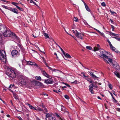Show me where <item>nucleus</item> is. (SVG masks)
I'll return each instance as SVG.
<instances>
[{
    "instance_id": "obj_1",
    "label": "nucleus",
    "mask_w": 120,
    "mask_h": 120,
    "mask_svg": "<svg viewBox=\"0 0 120 120\" xmlns=\"http://www.w3.org/2000/svg\"><path fill=\"white\" fill-rule=\"evenodd\" d=\"M6 74L11 79L18 77L19 74L17 73H16L13 70H12L11 73L6 72Z\"/></svg>"
},
{
    "instance_id": "obj_2",
    "label": "nucleus",
    "mask_w": 120,
    "mask_h": 120,
    "mask_svg": "<svg viewBox=\"0 0 120 120\" xmlns=\"http://www.w3.org/2000/svg\"><path fill=\"white\" fill-rule=\"evenodd\" d=\"M100 55L99 56L103 59L106 58V59L108 58V56L106 55L105 54L106 53H108V52L106 51H105V50L103 49H101L100 50Z\"/></svg>"
},
{
    "instance_id": "obj_3",
    "label": "nucleus",
    "mask_w": 120,
    "mask_h": 120,
    "mask_svg": "<svg viewBox=\"0 0 120 120\" xmlns=\"http://www.w3.org/2000/svg\"><path fill=\"white\" fill-rule=\"evenodd\" d=\"M11 31H10L8 28L6 30H5L3 33V35L5 37H10L11 34Z\"/></svg>"
},
{
    "instance_id": "obj_4",
    "label": "nucleus",
    "mask_w": 120,
    "mask_h": 120,
    "mask_svg": "<svg viewBox=\"0 0 120 120\" xmlns=\"http://www.w3.org/2000/svg\"><path fill=\"white\" fill-rule=\"evenodd\" d=\"M16 78L19 79V81L20 83L23 85H25L26 84V80L23 78L21 77H19V74L18 77H16Z\"/></svg>"
},
{
    "instance_id": "obj_5",
    "label": "nucleus",
    "mask_w": 120,
    "mask_h": 120,
    "mask_svg": "<svg viewBox=\"0 0 120 120\" xmlns=\"http://www.w3.org/2000/svg\"><path fill=\"white\" fill-rule=\"evenodd\" d=\"M112 64L114 68L117 70H119L120 67L117 62L115 61H113L112 63Z\"/></svg>"
},
{
    "instance_id": "obj_6",
    "label": "nucleus",
    "mask_w": 120,
    "mask_h": 120,
    "mask_svg": "<svg viewBox=\"0 0 120 120\" xmlns=\"http://www.w3.org/2000/svg\"><path fill=\"white\" fill-rule=\"evenodd\" d=\"M5 51L3 50L0 51V59L1 60H3L5 58L4 55H5Z\"/></svg>"
},
{
    "instance_id": "obj_7",
    "label": "nucleus",
    "mask_w": 120,
    "mask_h": 120,
    "mask_svg": "<svg viewBox=\"0 0 120 120\" xmlns=\"http://www.w3.org/2000/svg\"><path fill=\"white\" fill-rule=\"evenodd\" d=\"M77 33L75 34V36L78 38L80 39L81 40L83 39L82 36H84V34L83 33L82 34L80 33H79L77 30H76Z\"/></svg>"
},
{
    "instance_id": "obj_8",
    "label": "nucleus",
    "mask_w": 120,
    "mask_h": 120,
    "mask_svg": "<svg viewBox=\"0 0 120 120\" xmlns=\"http://www.w3.org/2000/svg\"><path fill=\"white\" fill-rule=\"evenodd\" d=\"M41 73L44 76L46 77L47 78L50 79L52 78V77L51 76L49 75L44 70L42 71Z\"/></svg>"
},
{
    "instance_id": "obj_9",
    "label": "nucleus",
    "mask_w": 120,
    "mask_h": 120,
    "mask_svg": "<svg viewBox=\"0 0 120 120\" xmlns=\"http://www.w3.org/2000/svg\"><path fill=\"white\" fill-rule=\"evenodd\" d=\"M8 28L5 26H0V32L3 33L5 31V30H6Z\"/></svg>"
},
{
    "instance_id": "obj_10",
    "label": "nucleus",
    "mask_w": 120,
    "mask_h": 120,
    "mask_svg": "<svg viewBox=\"0 0 120 120\" xmlns=\"http://www.w3.org/2000/svg\"><path fill=\"white\" fill-rule=\"evenodd\" d=\"M11 55L13 57L14 56H17L19 55V53H18V52L16 50H13L11 52Z\"/></svg>"
},
{
    "instance_id": "obj_11",
    "label": "nucleus",
    "mask_w": 120,
    "mask_h": 120,
    "mask_svg": "<svg viewBox=\"0 0 120 120\" xmlns=\"http://www.w3.org/2000/svg\"><path fill=\"white\" fill-rule=\"evenodd\" d=\"M53 82V81L50 79H47L45 80L44 83L47 84H52Z\"/></svg>"
},
{
    "instance_id": "obj_12",
    "label": "nucleus",
    "mask_w": 120,
    "mask_h": 120,
    "mask_svg": "<svg viewBox=\"0 0 120 120\" xmlns=\"http://www.w3.org/2000/svg\"><path fill=\"white\" fill-rule=\"evenodd\" d=\"M89 90L90 92L92 94H93L94 93L93 90L94 88H93V83H92L90 84L89 86Z\"/></svg>"
},
{
    "instance_id": "obj_13",
    "label": "nucleus",
    "mask_w": 120,
    "mask_h": 120,
    "mask_svg": "<svg viewBox=\"0 0 120 120\" xmlns=\"http://www.w3.org/2000/svg\"><path fill=\"white\" fill-rule=\"evenodd\" d=\"M10 11L13 12L14 13L18 14V10L16 8H12L10 7L9 10Z\"/></svg>"
},
{
    "instance_id": "obj_14",
    "label": "nucleus",
    "mask_w": 120,
    "mask_h": 120,
    "mask_svg": "<svg viewBox=\"0 0 120 120\" xmlns=\"http://www.w3.org/2000/svg\"><path fill=\"white\" fill-rule=\"evenodd\" d=\"M10 37H12L13 38L17 39H18V37L16 36L15 33H13L11 32V34Z\"/></svg>"
},
{
    "instance_id": "obj_15",
    "label": "nucleus",
    "mask_w": 120,
    "mask_h": 120,
    "mask_svg": "<svg viewBox=\"0 0 120 120\" xmlns=\"http://www.w3.org/2000/svg\"><path fill=\"white\" fill-rule=\"evenodd\" d=\"M81 74L82 75L80 74H79V75L81 76L82 77H83L85 79L87 77H88V76H86L85 75V73L84 72H82L81 73Z\"/></svg>"
},
{
    "instance_id": "obj_16",
    "label": "nucleus",
    "mask_w": 120,
    "mask_h": 120,
    "mask_svg": "<svg viewBox=\"0 0 120 120\" xmlns=\"http://www.w3.org/2000/svg\"><path fill=\"white\" fill-rule=\"evenodd\" d=\"M114 73L118 78L120 79V74L119 73L117 72V71H115L114 72Z\"/></svg>"
},
{
    "instance_id": "obj_17",
    "label": "nucleus",
    "mask_w": 120,
    "mask_h": 120,
    "mask_svg": "<svg viewBox=\"0 0 120 120\" xmlns=\"http://www.w3.org/2000/svg\"><path fill=\"white\" fill-rule=\"evenodd\" d=\"M88 77H87L85 79L87 80V81H88L90 83H92L93 81L92 80L91 78H89Z\"/></svg>"
},
{
    "instance_id": "obj_18",
    "label": "nucleus",
    "mask_w": 120,
    "mask_h": 120,
    "mask_svg": "<svg viewBox=\"0 0 120 120\" xmlns=\"http://www.w3.org/2000/svg\"><path fill=\"white\" fill-rule=\"evenodd\" d=\"M60 106L61 107V111L63 112H66V111L65 109V108L63 105H60Z\"/></svg>"
},
{
    "instance_id": "obj_19",
    "label": "nucleus",
    "mask_w": 120,
    "mask_h": 120,
    "mask_svg": "<svg viewBox=\"0 0 120 120\" xmlns=\"http://www.w3.org/2000/svg\"><path fill=\"white\" fill-rule=\"evenodd\" d=\"M84 4L86 10L89 12H90V10L88 6L85 3H84Z\"/></svg>"
},
{
    "instance_id": "obj_20",
    "label": "nucleus",
    "mask_w": 120,
    "mask_h": 120,
    "mask_svg": "<svg viewBox=\"0 0 120 120\" xmlns=\"http://www.w3.org/2000/svg\"><path fill=\"white\" fill-rule=\"evenodd\" d=\"M90 76L93 78H98V77L96 76L93 73L91 72L90 73Z\"/></svg>"
},
{
    "instance_id": "obj_21",
    "label": "nucleus",
    "mask_w": 120,
    "mask_h": 120,
    "mask_svg": "<svg viewBox=\"0 0 120 120\" xmlns=\"http://www.w3.org/2000/svg\"><path fill=\"white\" fill-rule=\"evenodd\" d=\"M37 33V34H36L35 35H34V34H32V35H33V36L35 38H36L39 35V32H36Z\"/></svg>"
},
{
    "instance_id": "obj_22",
    "label": "nucleus",
    "mask_w": 120,
    "mask_h": 120,
    "mask_svg": "<svg viewBox=\"0 0 120 120\" xmlns=\"http://www.w3.org/2000/svg\"><path fill=\"white\" fill-rule=\"evenodd\" d=\"M64 55L65 57L69 58H71V57L68 53H65V52L64 54Z\"/></svg>"
},
{
    "instance_id": "obj_23",
    "label": "nucleus",
    "mask_w": 120,
    "mask_h": 120,
    "mask_svg": "<svg viewBox=\"0 0 120 120\" xmlns=\"http://www.w3.org/2000/svg\"><path fill=\"white\" fill-rule=\"evenodd\" d=\"M46 118H48L49 117H50L52 116L51 114L49 113H47L46 114Z\"/></svg>"
},
{
    "instance_id": "obj_24",
    "label": "nucleus",
    "mask_w": 120,
    "mask_h": 120,
    "mask_svg": "<svg viewBox=\"0 0 120 120\" xmlns=\"http://www.w3.org/2000/svg\"><path fill=\"white\" fill-rule=\"evenodd\" d=\"M13 94L14 97L15 98V99H18V98L17 95L15 93L13 92Z\"/></svg>"
},
{
    "instance_id": "obj_25",
    "label": "nucleus",
    "mask_w": 120,
    "mask_h": 120,
    "mask_svg": "<svg viewBox=\"0 0 120 120\" xmlns=\"http://www.w3.org/2000/svg\"><path fill=\"white\" fill-rule=\"evenodd\" d=\"M35 78L36 79L38 80H41V77L39 76H36L35 77Z\"/></svg>"
},
{
    "instance_id": "obj_26",
    "label": "nucleus",
    "mask_w": 120,
    "mask_h": 120,
    "mask_svg": "<svg viewBox=\"0 0 120 120\" xmlns=\"http://www.w3.org/2000/svg\"><path fill=\"white\" fill-rule=\"evenodd\" d=\"M2 7H3V8H5L6 9H7L8 10H9L10 8V7H8L7 6H6L5 5H2Z\"/></svg>"
},
{
    "instance_id": "obj_27",
    "label": "nucleus",
    "mask_w": 120,
    "mask_h": 120,
    "mask_svg": "<svg viewBox=\"0 0 120 120\" xmlns=\"http://www.w3.org/2000/svg\"><path fill=\"white\" fill-rule=\"evenodd\" d=\"M38 111H44V110L43 109H42L40 107H38L37 108Z\"/></svg>"
},
{
    "instance_id": "obj_28",
    "label": "nucleus",
    "mask_w": 120,
    "mask_h": 120,
    "mask_svg": "<svg viewBox=\"0 0 120 120\" xmlns=\"http://www.w3.org/2000/svg\"><path fill=\"white\" fill-rule=\"evenodd\" d=\"M100 48H99V47H94V51H96L98 50Z\"/></svg>"
},
{
    "instance_id": "obj_29",
    "label": "nucleus",
    "mask_w": 120,
    "mask_h": 120,
    "mask_svg": "<svg viewBox=\"0 0 120 120\" xmlns=\"http://www.w3.org/2000/svg\"><path fill=\"white\" fill-rule=\"evenodd\" d=\"M71 83L72 84H76L77 83H79V81H78L77 80H75L74 82H71Z\"/></svg>"
},
{
    "instance_id": "obj_30",
    "label": "nucleus",
    "mask_w": 120,
    "mask_h": 120,
    "mask_svg": "<svg viewBox=\"0 0 120 120\" xmlns=\"http://www.w3.org/2000/svg\"><path fill=\"white\" fill-rule=\"evenodd\" d=\"M30 3L32 2L34 4L37 6H38V5L33 0H30Z\"/></svg>"
},
{
    "instance_id": "obj_31",
    "label": "nucleus",
    "mask_w": 120,
    "mask_h": 120,
    "mask_svg": "<svg viewBox=\"0 0 120 120\" xmlns=\"http://www.w3.org/2000/svg\"><path fill=\"white\" fill-rule=\"evenodd\" d=\"M44 35L46 38H49V37L48 35L46 33H44Z\"/></svg>"
},
{
    "instance_id": "obj_32",
    "label": "nucleus",
    "mask_w": 120,
    "mask_h": 120,
    "mask_svg": "<svg viewBox=\"0 0 120 120\" xmlns=\"http://www.w3.org/2000/svg\"><path fill=\"white\" fill-rule=\"evenodd\" d=\"M34 62H33L31 61H28L27 62V64H28L30 65H33V64Z\"/></svg>"
},
{
    "instance_id": "obj_33",
    "label": "nucleus",
    "mask_w": 120,
    "mask_h": 120,
    "mask_svg": "<svg viewBox=\"0 0 120 120\" xmlns=\"http://www.w3.org/2000/svg\"><path fill=\"white\" fill-rule=\"evenodd\" d=\"M110 48L112 50H113L115 52H116V48L114 47H113V46H112V47H110Z\"/></svg>"
},
{
    "instance_id": "obj_34",
    "label": "nucleus",
    "mask_w": 120,
    "mask_h": 120,
    "mask_svg": "<svg viewBox=\"0 0 120 120\" xmlns=\"http://www.w3.org/2000/svg\"><path fill=\"white\" fill-rule=\"evenodd\" d=\"M108 59V60L110 62V63H111L112 64V63L113 62V61H112V59H111L110 58H109L108 57V58L107 59Z\"/></svg>"
},
{
    "instance_id": "obj_35",
    "label": "nucleus",
    "mask_w": 120,
    "mask_h": 120,
    "mask_svg": "<svg viewBox=\"0 0 120 120\" xmlns=\"http://www.w3.org/2000/svg\"><path fill=\"white\" fill-rule=\"evenodd\" d=\"M44 103H42L41 104H40V106L41 107H42L43 108H45V106L44 105Z\"/></svg>"
},
{
    "instance_id": "obj_36",
    "label": "nucleus",
    "mask_w": 120,
    "mask_h": 120,
    "mask_svg": "<svg viewBox=\"0 0 120 120\" xmlns=\"http://www.w3.org/2000/svg\"><path fill=\"white\" fill-rule=\"evenodd\" d=\"M101 6H102L103 7H105L106 5L105 2H102L101 4Z\"/></svg>"
},
{
    "instance_id": "obj_37",
    "label": "nucleus",
    "mask_w": 120,
    "mask_h": 120,
    "mask_svg": "<svg viewBox=\"0 0 120 120\" xmlns=\"http://www.w3.org/2000/svg\"><path fill=\"white\" fill-rule=\"evenodd\" d=\"M28 106H29V107L30 109H33L34 107H33L32 105H31L30 104H28Z\"/></svg>"
},
{
    "instance_id": "obj_38",
    "label": "nucleus",
    "mask_w": 120,
    "mask_h": 120,
    "mask_svg": "<svg viewBox=\"0 0 120 120\" xmlns=\"http://www.w3.org/2000/svg\"><path fill=\"white\" fill-rule=\"evenodd\" d=\"M74 20L75 22H77L78 20V19L76 17H74Z\"/></svg>"
},
{
    "instance_id": "obj_39",
    "label": "nucleus",
    "mask_w": 120,
    "mask_h": 120,
    "mask_svg": "<svg viewBox=\"0 0 120 120\" xmlns=\"http://www.w3.org/2000/svg\"><path fill=\"white\" fill-rule=\"evenodd\" d=\"M110 11L111 13L113 15H114V14H116V13L115 12L112 11L111 10H110Z\"/></svg>"
},
{
    "instance_id": "obj_40",
    "label": "nucleus",
    "mask_w": 120,
    "mask_h": 120,
    "mask_svg": "<svg viewBox=\"0 0 120 120\" xmlns=\"http://www.w3.org/2000/svg\"><path fill=\"white\" fill-rule=\"evenodd\" d=\"M86 49L89 50H91L92 49V47L90 46H86Z\"/></svg>"
},
{
    "instance_id": "obj_41",
    "label": "nucleus",
    "mask_w": 120,
    "mask_h": 120,
    "mask_svg": "<svg viewBox=\"0 0 120 120\" xmlns=\"http://www.w3.org/2000/svg\"><path fill=\"white\" fill-rule=\"evenodd\" d=\"M64 98L66 99H69V97L67 95H64Z\"/></svg>"
},
{
    "instance_id": "obj_42",
    "label": "nucleus",
    "mask_w": 120,
    "mask_h": 120,
    "mask_svg": "<svg viewBox=\"0 0 120 120\" xmlns=\"http://www.w3.org/2000/svg\"><path fill=\"white\" fill-rule=\"evenodd\" d=\"M99 33L100 34V35L101 36H102V37H105V35H104V34L103 33H102L101 32V33Z\"/></svg>"
},
{
    "instance_id": "obj_43",
    "label": "nucleus",
    "mask_w": 120,
    "mask_h": 120,
    "mask_svg": "<svg viewBox=\"0 0 120 120\" xmlns=\"http://www.w3.org/2000/svg\"><path fill=\"white\" fill-rule=\"evenodd\" d=\"M110 26L112 28V31H114L115 28L114 26L111 25Z\"/></svg>"
},
{
    "instance_id": "obj_44",
    "label": "nucleus",
    "mask_w": 120,
    "mask_h": 120,
    "mask_svg": "<svg viewBox=\"0 0 120 120\" xmlns=\"http://www.w3.org/2000/svg\"><path fill=\"white\" fill-rule=\"evenodd\" d=\"M11 4L13 5H14L15 6H16L17 5V4H18V3H16L15 2H12L11 3Z\"/></svg>"
},
{
    "instance_id": "obj_45",
    "label": "nucleus",
    "mask_w": 120,
    "mask_h": 120,
    "mask_svg": "<svg viewBox=\"0 0 120 120\" xmlns=\"http://www.w3.org/2000/svg\"><path fill=\"white\" fill-rule=\"evenodd\" d=\"M47 67L49 69L52 70V71H54V70H55V69H53L52 68H51V67H49V66H47Z\"/></svg>"
},
{
    "instance_id": "obj_46",
    "label": "nucleus",
    "mask_w": 120,
    "mask_h": 120,
    "mask_svg": "<svg viewBox=\"0 0 120 120\" xmlns=\"http://www.w3.org/2000/svg\"><path fill=\"white\" fill-rule=\"evenodd\" d=\"M109 87L111 90H112V86L111 85V84H109Z\"/></svg>"
},
{
    "instance_id": "obj_47",
    "label": "nucleus",
    "mask_w": 120,
    "mask_h": 120,
    "mask_svg": "<svg viewBox=\"0 0 120 120\" xmlns=\"http://www.w3.org/2000/svg\"><path fill=\"white\" fill-rule=\"evenodd\" d=\"M55 114L57 117L59 118L61 117L57 113H55Z\"/></svg>"
},
{
    "instance_id": "obj_48",
    "label": "nucleus",
    "mask_w": 120,
    "mask_h": 120,
    "mask_svg": "<svg viewBox=\"0 0 120 120\" xmlns=\"http://www.w3.org/2000/svg\"><path fill=\"white\" fill-rule=\"evenodd\" d=\"M63 83L65 85H66V86H67V87H71V86H70V85H69V84H67V83Z\"/></svg>"
},
{
    "instance_id": "obj_49",
    "label": "nucleus",
    "mask_w": 120,
    "mask_h": 120,
    "mask_svg": "<svg viewBox=\"0 0 120 120\" xmlns=\"http://www.w3.org/2000/svg\"><path fill=\"white\" fill-rule=\"evenodd\" d=\"M37 83L39 85H40V86H41L42 85V83L41 82H40L38 81L37 82Z\"/></svg>"
},
{
    "instance_id": "obj_50",
    "label": "nucleus",
    "mask_w": 120,
    "mask_h": 120,
    "mask_svg": "<svg viewBox=\"0 0 120 120\" xmlns=\"http://www.w3.org/2000/svg\"><path fill=\"white\" fill-rule=\"evenodd\" d=\"M54 119H56L55 118H53L52 117H51L49 118V120H53Z\"/></svg>"
},
{
    "instance_id": "obj_51",
    "label": "nucleus",
    "mask_w": 120,
    "mask_h": 120,
    "mask_svg": "<svg viewBox=\"0 0 120 120\" xmlns=\"http://www.w3.org/2000/svg\"><path fill=\"white\" fill-rule=\"evenodd\" d=\"M60 49L61 50L62 52H63V54H64L65 52L63 51V49L61 48V47L60 48Z\"/></svg>"
},
{
    "instance_id": "obj_52",
    "label": "nucleus",
    "mask_w": 120,
    "mask_h": 120,
    "mask_svg": "<svg viewBox=\"0 0 120 120\" xmlns=\"http://www.w3.org/2000/svg\"><path fill=\"white\" fill-rule=\"evenodd\" d=\"M109 33L110 34V35L112 36H114V33H112L111 32H109Z\"/></svg>"
},
{
    "instance_id": "obj_53",
    "label": "nucleus",
    "mask_w": 120,
    "mask_h": 120,
    "mask_svg": "<svg viewBox=\"0 0 120 120\" xmlns=\"http://www.w3.org/2000/svg\"><path fill=\"white\" fill-rule=\"evenodd\" d=\"M108 43L109 45H110V47H112V44H111V42H110V41L109 42H108Z\"/></svg>"
},
{
    "instance_id": "obj_54",
    "label": "nucleus",
    "mask_w": 120,
    "mask_h": 120,
    "mask_svg": "<svg viewBox=\"0 0 120 120\" xmlns=\"http://www.w3.org/2000/svg\"><path fill=\"white\" fill-rule=\"evenodd\" d=\"M33 109L38 111L37 108V107H33Z\"/></svg>"
},
{
    "instance_id": "obj_55",
    "label": "nucleus",
    "mask_w": 120,
    "mask_h": 120,
    "mask_svg": "<svg viewBox=\"0 0 120 120\" xmlns=\"http://www.w3.org/2000/svg\"><path fill=\"white\" fill-rule=\"evenodd\" d=\"M44 108V111H45L46 112H47L48 111H47V109L46 108H45V107Z\"/></svg>"
},
{
    "instance_id": "obj_56",
    "label": "nucleus",
    "mask_w": 120,
    "mask_h": 120,
    "mask_svg": "<svg viewBox=\"0 0 120 120\" xmlns=\"http://www.w3.org/2000/svg\"><path fill=\"white\" fill-rule=\"evenodd\" d=\"M18 9L20 11H23V8H20V7Z\"/></svg>"
},
{
    "instance_id": "obj_57",
    "label": "nucleus",
    "mask_w": 120,
    "mask_h": 120,
    "mask_svg": "<svg viewBox=\"0 0 120 120\" xmlns=\"http://www.w3.org/2000/svg\"><path fill=\"white\" fill-rule=\"evenodd\" d=\"M116 110L117 111L120 112V108H117L116 109Z\"/></svg>"
},
{
    "instance_id": "obj_58",
    "label": "nucleus",
    "mask_w": 120,
    "mask_h": 120,
    "mask_svg": "<svg viewBox=\"0 0 120 120\" xmlns=\"http://www.w3.org/2000/svg\"><path fill=\"white\" fill-rule=\"evenodd\" d=\"M93 87H95L96 88H98V86L97 85H94L93 83Z\"/></svg>"
},
{
    "instance_id": "obj_59",
    "label": "nucleus",
    "mask_w": 120,
    "mask_h": 120,
    "mask_svg": "<svg viewBox=\"0 0 120 120\" xmlns=\"http://www.w3.org/2000/svg\"><path fill=\"white\" fill-rule=\"evenodd\" d=\"M114 36L116 37H118L119 36V35L118 34L114 33Z\"/></svg>"
},
{
    "instance_id": "obj_60",
    "label": "nucleus",
    "mask_w": 120,
    "mask_h": 120,
    "mask_svg": "<svg viewBox=\"0 0 120 120\" xmlns=\"http://www.w3.org/2000/svg\"><path fill=\"white\" fill-rule=\"evenodd\" d=\"M33 65H34V66H38V65H37V64L35 62H34L33 64Z\"/></svg>"
},
{
    "instance_id": "obj_61",
    "label": "nucleus",
    "mask_w": 120,
    "mask_h": 120,
    "mask_svg": "<svg viewBox=\"0 0 120 120\" xmlns=\"http://www.w3.org/2000/svg\"><path fill=\"white\" fill-rule=\"evenodd\" d=\"M43 93V94L44 95H46L47 96H48V94H47L46 93Z\"/></svg>"
},
{
    "instance_id": "obj_62",
    "label": "nucleus",
    "mask_w": 120,
    "mask_h": 120,
    "mask_svg": "<svg viewBox=\"0 0 120 120\" xmlns=\"http://www.w3.org/2000/svg\"><path fill=\"white\" fill-rule=\"evenodd\" d=\"M112 92L113 93V94H114L116 96V94H115V91H114V90H112Z\"/></svg>"
},
{
    "instance_id": "obj_63",
    "label": "nucleus",
    "mask_w": 120,
    "mask_h": 120,
    "mask_svg": "<svg viewBox=\"0 0 120 120\" xmlns=\"http://www.w3.org/2000/svg\"><path fill=\"white\" fill-rule=\"evenodd\" d=\"M104 60L106 62H107V63L108 64L109 63V62L108 61H107V60L105 59H104Z\"/></svg>"
},
{
    "instance_id": "obj_64",
    "label": "nucleus",
    "mask_w": 120,
    "mask_h": 120,
    "mask_svg": "<svg viewBox=\"0 0 120 120\" xmlns=\"http://www.w3.org/2000/svg\"><path fill=\"white\" fill-rule=\"evenodd\" d=\"M18 118L20 120H23L22 118L20 116L18 117Z\"/></svg>"
}]
</instances>
